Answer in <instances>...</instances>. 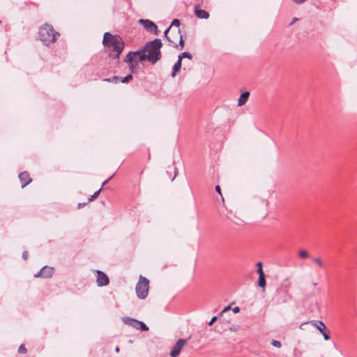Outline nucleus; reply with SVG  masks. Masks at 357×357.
Wrapping results in <instances>:
<instances>
[{"label":"nucleus","mask_w":357,"mask_h":357,"mask_svg":"<svg viewBox=\"0 0 357 357\" xmlns=\"http://www.w3.org/2000/svg\"><path fill=\"white\" fill-rule=\"evenodd\" d=\"M179 45L181 46L180 50H182L184 47V40L183 39L182 36H180Z\"/></svg>","instance_id":"nucleus-32"},{"label":"nucleus","mask_w":357,"mask_h":357,"mask_svg":"<svg viewBox=\"0 0 357 357\" xmlns=\"http://www.w3.org/2000/svg\"><path fill=\"white\" fill-rule=\"evenodd\" d=\"M188 340H190V337L188 339H178L170 351L171 357H178L183 347L187 344Z\"/></svg>","instance_id":"nucleus-6"},{"label":"nucleus","mask_w":357,"mask_h":357,"mask_svg":"<svg viewBox=\"0 0 357 357\" xmlns=\"http://www.w3.org/2000/svg\"><path fill=\"white\" fill-rule=\"evenodd\" d=\"M38 35L40 40L46 45L54 43L59 36V33L54 31L53 26L45 24L39 29Z\"/></svg>","instance_id":"nucleus-3"},{"label":"nucleus","mask_w":357,"mask_h":357,"mask_svg":"<svg viewBox=\"0 0 357 357\" xmlns=\"http://www.w3.org/2000/svg\"><path fill=\"white\" fill-rule=\"evenodd\" d=\"M125 62L128 63L129 68L132 73H133L135 70L138 65L137 59L132 56L131 53H128L126 55Z\"/></svg>","instance_id":"nucleus-9"},{"label":"nucleus","mask_w":357,"mask_h":357,"mask_svg":"<svg viewBox=\"0 0 357 357\" xmlns=\"http://www.w3.org/2000/svg\"><path fill=\"white\" fill-rule=\"evenodd\" d=\"M102 190V188H100L98 190H97L96 192H95L93 193V195L91 196L90 198H89V202H91V201H93L94 199H96V197H98V196L99 195L100 191Z\"/></svg>","instance_id":"nucleus-26"},{"label":"nucleus","mask_w":357,"mask_h":357,"mask_svg":"<svg viewBox=\"0 0 357 357\" xmlns=\"http://www.w3.org/2000/svg\"><path fill=\"white\" fill-rule=\"evenodd\" d=\"M113 176H114V174H113V175H112V176H111L108 179L105 180V181L102 183L101 188H102V187H103L105 185H106V183H107L110 179H112Z\"/></svg>","instance_id":"nucleus-37"},{"label":"nucleus","mask_w":357,"mask_h":357,"mask_svg":"<svg viewBox=\"0 0 357 357\" xmlns=\"http://www.w3.org/2000/svg\"><path fill=\"white\" fill-rule=\"evenodd\" d=\"M120 79H121V77L119 76H113L111 78L104 79L103 81L107 82L117 83L119 81H120Z\"/></svg>","instance_id":"nucleus-21"},{"label":"nucleus","mask_w":357,"mask_h":357,"mask_svg":"<svg viewBox=\"0 0 357 357\" xmlns=\"http://www.w3.org/2000/svg\"><path fill=\"white\" fill-rule=\"evenodd\" d=\"M178 33H180V29H178Z\"/></svg>","instance_id":"nucleus-47"},{"label":"nucleus","mask_w":357,"mask_h":357,"mask_svg":"<svg viewBox=\"0 0 357 357\" xmlns=\"http://www.w3.org/2000/svg\"><path fill=\"white\" fill-rule=\"evenodd\" d=\"M183 58H188L189 59H192V56L190 52H184L178 56V59H181V61H182Z\"/></svg>","instance_id":"nucleus-20"},{"label":"nucleus","mask_w":357,"mask_h":357,"mask_svg":"<svg viewBox=\"0 0 357 357\" xmlns=\"http://www.w3.org/2000/svg\"><path fill=\"white\" fill-rule=\"evenodd\" d=\"M102 44L105 47L112 48L113 53L110 54V56L114 59L119 58V55L122 52L125 45L123 39L119 36H114L109 32L104 33Z\"/></svg>","instance_id":"nucleus-1"},{"label":"nucleus","mask_w":357,"mask_h":357,"mask_svg":"<svg viewBox=\"0 0 357 357\" xmlns=\"http://www.w3.org/2000/svg\"><path fill=\"white\" fill-rule=\"evenodd\" d=\"M195 15L199 19H208L209 17V13L204 10L199 8V5L195 6Z\"/></svg>","instance_id":"nucleus-12"},{"label":"nucleus","mask_w":357,"mask_h":357,"mask_svg":"<svg viewBox=\"0 0 357 357\" xmlns=\"http://www.w3.org/2000/svg\"><path fill=\"white\" fill-rule=\"evenodd\" d=\"M54 273V268L52 267H50L47 266H43L40 271L37 273L34 274L35 278H51Z\"/></svg>","instance_id":"nucleus-8"},{"label":"nucleus","mask_w":357,"mask_h":357,"mask_svg":"<svg viewBox=\"0 0 357 357\" xmlns=\"http://www.w3.org/2000/svg\"><path fill=\"white\" fill-rule=\"evenodd\" d=\"M239 311H240V307H235L233 308V312L234 313H238V312H239Z\"/></svg>","instance_id":"nucleus-39"},{"label":"nucleus","mask_w":357,"mask_h":357,"mask_svg":"<svg viewBox=\"0 0 357 357\" xmlns=\"http://www.w3.org/2000/svg\"><path fill=\"white\" fill-rule=\"evenodd\" d=\"M139 23L141 24L144 28L150 33H153V29H156L155 24L149 20L140 19L139 20Z\"/></svg>","instance_id":"nucleus-11"},{"label":"nucleus","mask_w":357,"mask_h":357,"mask_svg":"<svg viewBox=\"0 0 357 357\" xmlns=\"http://www.w3.org/2000/svg\"><path fill=\"white\" fill-rule=\"evenodd\" d=\"M312 261H313L314 263H316V264L319 266V267H320V268H324V263L322 262V261H321V258H319V257H315V258H313V259H312Z\"/></svg>","instance_id":"nucleus-24"},{"label":"nucleus","mask_w":357,"mask_h":357,"mask_svg":"<svg viewBox=\"0 0 357 357\" xmlns=\"http://www.w3.org/2000/svg\"><path fill=\"white\" fill-rule=\"evenodd\" d=\"M298 255V257L302 259H306L309 257V253L305 250H300Z\"/></svg>","instance_id":"nucleus-22"},{"label":"nucleus","mask_w":357,"mask_h":357,"mask_svg":"<svg viewBox=\"0 0 357 357\" xmlns=\"http://www.w3.org/2000/svg\"><path fill=\"white\" fill-rule=\"evenodd\" d=\"M128 53H131L132 56L137 59V63L139 61L147 60V56L143 47L140 48L139 50L135 52H129Z\"/></svg>","instance_id":"nucleus-10"},{"label":"nucleus","mask_w":357,"mask_h":357,"mask_svg":"<svg viewBox=\"0 0 357 357\" xmlns=\"http://www.w3.org/2000/svg\"><path fill=\"white\" fill-rule=\"evenodd\" d=\"M180 25V21L178 20V19H174L173 20V21L172 22L171 24L169 25L170 28L172 26H176V27H178Z\"/></svg>","instance_id":"nucleus-27"},{"label":"nucleus","mask_w":357,"mask_h":357,"mask_svg":"<svg viewBox=\"0 0 357 357\" xmlns=\"http://www.w3.org/2000/svg\"><path fill=\"white\" fill-rule=\"evenodd\" d=\"M149 289V280L139 275V280L136 284L135 291L137 297L139 299H144L147 297Z\"/></svg>","instance_id":"nucleus-4"},{"label":"nucleus","mask_w":357,"mask_h":357,"mask_svg":"<svg viewBox=\"0 0 357 357\" xmlns=\"http://www.w3.org/2000/svg\"><path fill=\"white\" fill-rule=\"evenodd\" d=\"M317 284V282H314V283H313V285H314V286H316Z\"/></svg>","instance_id":"nucleus-46"},{"label":"nucleus","mask_w":357,"mask_h":357,"mask_svg":"<svg viewBox=\"0 0 357 357\" xmlns=\"http://www.w3.org/2000/svg\"><path fill=\"white\" fill-rule=\"evenodd\" d=\"M257 268H263V265L261 262H258L257 264Z\"/></svg>","instance_id":"nucleus-41"},{"label":"nucleus","mask_w":357,"mask_h":357,"mask_svg":"<svg viewBox=\"0 0 357 357\" xmlns=\"http://www.w3.org/2000/svg\"><path fill=\"white\" fill-rule=\"evenodd\" d=\"M271 344L277 348H280L282 344L280 343V342L278 341V340H273L272 342H271Z\"/></svg>","instance_id":"nucleus-29"},{"label":"nucleus","mask_w":357,"mask_h":357,"mask_svg":"<svg viewBox=\"0 0 357 357\" xmlns=\"http://www.w3.org/2000/svg\"><path fill=\"white\" fill-rule=\"evenodd\" d=\"M19 178L22 183V188H24L31 182V178L29 176V174L27 172H21L19 174Z\"/></svg>","instance_id":"nucleus-13"},{"label":"nucleus","mask_w":357,"mask_h":357,"mask_svg":"<svg viewBox=\"0 0 357 357\" xmlns=\"http://www.w3.org/2000/svg\"><path fill=\"white\" fill-rule=\"evenodd\" d=\"M27 351L26 347H24V344H21L20 347H19V349H18V352L20 354H26Z\"/></svg>","instance_id":"nucleus-28"},{"label":"nucleus","mask_w":357,"mask_h":357,"mask_svg":"<svg viewBox=\"0 0 357 357\" xmlns=\"http://www.w3.org/2000/svg\"><path fill=\"white\" fill-rule=\"evenodd\" d=\"M227 218L228 219H230L234 224L236 225H241V220L240 219H237V220H233L231 217H229V215H227Z\"/></svg>","instance_id":"nucleus-31"},{"label":"nucleus","mask_w":357,"mask_h":357,"mask_svg":"<svg viewBox=\"0 0 357 357\" xmlns=\"http://www.w3.org/2000/svg\"><path fill=\"white\" fill-rule=\"evenodd\" d=\"M170 29V26H169L165 31V33H164V36L165 37V38L168 40V42L169 43V45H172L173 47H178V45L174 42L173 41L172 39H170V38L167 36V33H168V31H169Z\"/></svg>","instance_id":"nucleus-18"},{"label":"nucleus","mask_w":357,"mask_h":357,"mask_svg":"<svg viewBox=\"0 0 357 357\" xmlns=\"http://www.w3.org/2000/svg\"><path fill=\"white\" fill-rule=\"evenodd\" d=\"M215 191L222 196L221 189H220V187L219 185H216L215 186Z\"/></svg>","instance_id":"nucleus-38"},{"label":"nucleus","mask_w":357,"mask_h":357,"mask_svg":"<svg viewBox=\"0 0 357 357\" xmlns=\"http://www.w3.org/2000/svg\"><path fill=\"white\" fill-rule=\"evenodd\" d=\"M230 309V306L228 305L227 307H225L222 310V312L219 314V316L221 317L224 312H225L226 311L229 310Z\"/></svg>","instance_id":"nucleus-36"},{"label":"nucleus","mask_w":357,"mask_h":357,"mask_svg":"<svg viewBox=\"0 0 357 357\" xmlns=\"http://www.w3.org/2000/svg\"><path fill=\"white\" fill-rule=\"evenodd\" d=\"M296 20H297V18H294V19L293 20V22H292L290 24H292L294 22H296Z\"/></svg>","instance_id":"nucleus-45"},{"label":"nucleus","mask_w":357,"mask_h":357,"mask_svg":"<svg viewBox=\"0 0 357 357\" xmlns=\"http://www.w3.org/2000/svg\"><path fill=\"white\" fill-rule=\"evenodd\" d=\"M181 68V59H178V61L174 63V65L173 66L171 76L172 77H174L176 76V73L180 71Z\"/></svg>","instance_id":"nucleus-17"},{"label":"nucleus","mask_w":357,"mask_h":357,"mask_svg":"<svg viewBox=\"0 0 357 357\" xmlns=\"http://www.w3.org/2000/svg\"><path fill=\"white\" fill-rule=\"evenodd\" d=\"M96 282L98 287L106 286L109 282L108 276L102 271H96Z\"/></svg>","instance_id":"nucleus-7"},{"label":"nucleus","mask_w":357,"mask_h":357,"mask_svg":"<svg viewBox=\"0 0 357 357\" xmlns=\"http://www.w3.org/2000/svg\"><path fill=\"white\" fill-rule=\"evenodd\" d=\"M288 286H281L276 291V302L277 303H284L288 301V299L291 297L288 293Z\"/></svg>","instance_id":"nucleus-5"},{"label":"nucleus","mask_w":357,"mask_h":357,"mask_svg":"<svg viewBox=\"0 0 357 357\" xmlns=\"http://www.w3.org/2000/svg\"><path fill=\"white\" fill-rule=\"evenodd\" d=\"M162 46V41L160 38H155L153 40L147 42L146 45L142 47L144 50L147 60L151 63L155 64L157 61L160 60L162 57L160 48Z\"/></svg>","instance_id":"nucleus-2"},{"label":"nucleus","mask_w":357,"mask_h":357,"mask_svg":"<svg viewBox=\"0 0 357 357\" xmlns=\"http://www.w3.org/2000/svg\"><path fill=\"white\" fill-rule=\"evenodd\" d=\"M132 79V75L129 74L127 76L124 77H121L120 79V81L122 82V83H127L130 80H131Z\"/></svg>","instance_id":"nucleus-25"},{"label":"nucleus","mask_w":357,"mask_h":357,"mask_svg":"<svg viewBox=\"0 0 357 357\" xmlns=\"http://www.w3.org/2000/svg\"><path fill=\"white\" fill-rule=\"evenodd\" d=\"M220 316L217 317H212V319H211V321L208 322V326H212L213 324L218 319V318Z\"/></svg>","instance_id":"nucleus-33"},{"label":"nucleus","mask_w":357,"mask_h":357,"mask_svg":"<svg viewBox=\"0 0 357 357\" xmlns=\"http://www.w3.org/2000/svg\"><path fill=\"white\" fill-rule=\"evenodd\" d=\"M153 33H154L155 35H158L160 31L158 30V26H156V29H153Z\"/></svg>","instance_id":"nucleus-40"},{"label":"nucleus","mask_w":357,"mask_h":357,"mask_svg":"<svg viewBox=\"0 0 357 357\" xmlns=\"http://www.w3.org/2000/svg\"><path fill=\"white\" fill-rule=\"evenodd\" d=\"M123 321L124 324L133 327L134 328L137 329L138 328V326L139 324V321L130 317H123Z\"/></svg>","instance_id":"nucleus-14"},{"label":"nucleus","mask_w":357,"mask_h":357,"mask_svg":"<svg viewBox=\"0 0 357 357\" xmlns=\"http://www.w3.org/2000/svg\"><path fill=\"white\" fill-rule=\"evenodd\" d=\"M321 333L326 331V326L322 321L312 320L310 322Z\"/></svg>","instance_id":"nucleus-15"},{"label":"nucleus","mask_w":357,"mask_h":357,"mask_svg":"<svg viewBox=\"0 0 357 357\" xmlns=\"http://www.w3.org/2000/svg\"><path fill=\"white\" fill-rule=\"evenodd\" d=\"M85 204H86L85 203H82H82H79V204H78V208H81L82 206H84Z\"/></svg>","instance_id":"nucleus-42"},{"label":"nucleus","mask_w":357,"mask_h":357,"mask_svg":"<svg viewBox=\"0 0 357 357\" xmlns=\"http://www.w3.org/2000/svg\"><path fill=\"white\" fill-rule=\"evenodd\" d=\"M174 171H175V176H174V177L173 178H172V181H174V178H175V177H176V170H177V169H176V167H174Z\"/></svg>","instance_id":"nucleus-43"},{"label":"nucleus","mask_w":357,"mask_h":357,"mask_svg":"<svg viewBox=\"0 0 357 357\" xmlns=\"http://www.w3.org/2000/svg\"><path fill=\"white\" fill-rule=\"evenodd\" d=\"M137 329L142 331H147L149 330V327L143 321H139V324Z\"/></svg>","instance_id":"nucleus-23"},{"label":"nucleus","mask_w":357,"mask_h":357,"mask_svg":"<svg viewBox=\"0 0 357 357\" xmlns=\"http://www.w3.org/2000/svg\"><path fill=\"white\" fill-rule=\"evenodd\" d=\"M249 96L250 93L248 91L243 93L238 98V105H243L248 101Z\"/></svg>","instance_id":"nucleus-16"},{"label":"nucleus","mask_w":357,"mask_h":357,"mask_svg":"<svg viewBox=\"0 0 357 357\" xmlns=\"http://www.w3.org/2000/svg\"><path fill=\"white\" fill-rule=\"evenodd\" d=\"M115 350H116V352H119L120 349H119V348L118 347H116Z\"/></svg>","instance_id":"nucleus-44"},{"label":"nucleus","mask_w":357,"mask_h":357,"mask_svg":"<svg viewBox=\"0 0 357 357\" xmlns=\"http://www.w3.org/2000/svg\"><path fill=\"white\" fill-rule=\"evenodd\" d=\"M266 278L264 276H260L258 279V286L263 289V291H265V287H266Z\"/></svg>","instance_id":"nucleus-19"},{"label":"nucleus","mask_w":357,"mask_h":357,"mask_svg":"<svg viewBox=\"0 0 357 357\" xmlns=\"http://www.w3.org/2000/svg\"><path fill=\"white\" fill-rule=\"evenodd\" d=\"M28 255H29V253L27 251H24L22 252V257L24 260H26L27 258H28Z\"/></svg>","instance_id":"nucleus-34"},{"label":"nucleus","mask_w":357,"mask_h":357,"mask_svg":"<svg viewBox=\"0 0 357 357\" xmlns=\"http://www.w3.org/2000/svg\"><path fill=\"white\" fill-rule=\"evenodd\" d=\"M321 334L323 335L325 340H328L330 339V335H329L328 331H323V333H321Z\"/></svg>","instance_id":"nucleus-30"},{"label":"nucleus","mask_w":357,"mask_h":357,"mask_svg":"<svg viewBox=\"0 0 357 357\" xmlns=\"http://www.w3.org/2000/svg\"><path fill=\"white\" fill-rule=\"evenodd\" d=\"M257 273L259 274V277L265 275L263 268H257Z\"/></svg>","instance_id":"nucleus-35"}]
</instances>
